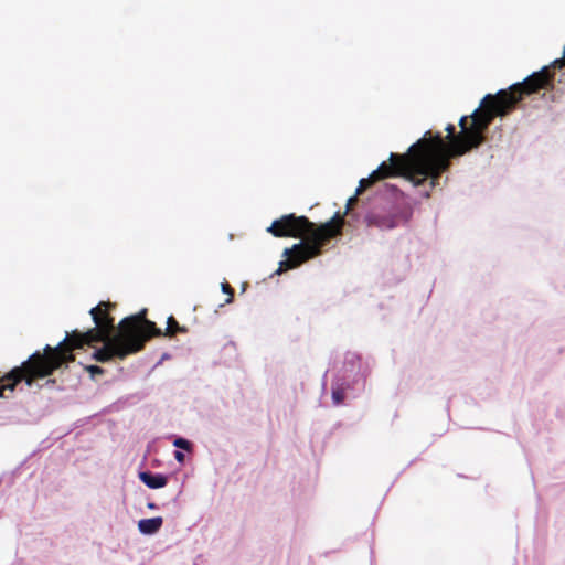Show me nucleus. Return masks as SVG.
Returning a JSON list of instances; mask_svg holds the SVG:
<instances>
[{
    "label": "nucleus",
    "instance_id": "obj_4",
    "mask_svg": "<svg viewBox=\"0 0 565 565\" xmlns=\"http://www.w3.org/2000/svg\"><path fill=\"white\" fill-rule=\"evenodd\" d=\"M417 142L412 145L405 154L391 153L390 162L383 161L376 170L373 178L377 181L402 175L411 181L415 186L424 184L429 180L430 190L439 185L440 173L435 167L431 158L424 146L416 147Z\"/></svg>",
    "mask_w": 565,
    "mask_h": 565
},
{
    "label": "nucleus",
    "instance_id": "obj_19",
    "mask_svg": "<svg viewBox=\"0 0 565 565\" xmlns=\"http://www.w3.org/2000/svg\"><path fill=\"white\" fill-rule=\"evenodd\" d=\"M354 202H355V199H354V198L349 199L348 204H347V210H350V209H351V205H352Z\"/></svg>",
    "mask_w": 565,
    "mask_h": 565
},
{
    "label": "nucleus",
    "instance_id": "obj_3",
    "mask_svg": "<svg viewBox=\"0 0 565 565\" xmlns=\"http://www.w3.org/2000/svg\"><path fill=\"white\" fill-rule=\"evenodd\" d=\"M114 307L115 305L110 302L102 301L89 311L96 324L95 328L86 332L74 330L72 333H67L64 340L56 347H51L50 344L44 347L41 356L45 365L52 367V374L63 364L73 362L75 360L74 350L82 349L86 344L103 343V347L93 353V359L97 362L106 363L118 359L115 352L117 348L121 347V342L119 343L115 340L114 318L109 315V310Z\"/></svg>",
    "mask_w": 565,
    "mask_h": 565
},
{
    "label": "nucleus",
    "instance_id": "obj_14",
    "mask_svg": "<svg viewBox=\"0 0 565 565\" xmlns=\"http://www.w3.org/2000/svg\"><path fill=\"white\" fill-rule=\"evenodd\" d=\"M173 445L180 449H184V450H190L191 448V443L184 438H177L174 441H173Z\"/></svg>",
    "mask_w": 565,
    "mask_h": 565
},
{
    "label": "nucleus",
    "instance_id": "obj_8",
    "mask_svg": "<svg viewBox=\"0 0 565 565\" xmlns=\"http://www.w3.org/2000/svg\"><path fill=\"white\" fill-rule=\"evenodd\" d=\"M140 480L151 489H159L167 484L168 478L161 473H151L149 471L139 473Z\"/></svg>",
    "mask_w": 565,
    "mask_h": 565
},
{
    "label": "nucleus",
    "instance_id": "obj_18",
    "mask_svg": "<svg viewBox=\"0 0 565 565\" xmlns=\"http://www.w3.org/2000/svg\"><path fill=\"white\" fill-rule=\"evenodd\" d=\"M354 202H355V199H354V198L349 199L348 204H347V210H350V209H351V205H352Z\"/></svg>",
    "mask_w": 565,
    "mask_h": 565
},
{
    "label": "nucleus",
    "instance_id": "obj_15",
    "mask_svg": "<svg viewBox=\"0 0 565 565\" xmlns=\"http://www.w3.org/2000/svg\"><path fill=\"white\" fill-rule=\"evenodd\" d=\"M85 370L94 377L95 375L104 374V369L98 365H87Z\"/></svg>",
    "mask_w": 565,
    "mask_h": 565
},
{
    "label": "nucleus",
    "instance_id": "obj_17",
    "mask_svg": "<svg viewBox=\"0 0 565 565\" xmlns=\"http://www.w3.org/2000/svg\"><path fill=\"white\" fill-rule=\"evenodd\" d=\"M174 458H175V460H177V461H179V462H183V460H184V455H183L181 451H175V454H174Z\"/></svg>",
    "mask_w": 565,
    "mask_h": 565
},
{
    "label": "nucleus",
    "instance_id": "obj_21",
    "mask_svg": "<svg viewBox=\"0 0 565 565\" xmlns=\"http://www.w3.org/2000/svg\"><path fill=\"white\" fill-rule=\"evenodd\" d=\"M2 382H6V380H2V377H0V384H1Z\"/></svg>",
    "mask_w": 565,
    "mask_h": 565
},
{
    "label": "nucleus",
    "instance_id": "obj_1",
    "mask_svg": "<svg viewBox=\"0 0 565 565\" xmlns=\"http://www.w3.org/2000/svg\"><path fill=\"white\" fill-rule=\"evenodd\" d=\"M564 65L565 45L563 58L555 60L551 66L543 67L540 72L526 77L522 83L513 84L508 89H501L495 95H486L479 108L471 114L470 125H468V116L460 118V132L457 134L454 142L447 145L440 132L431 135L428 131L424 138L417 141L416 147H425L441 175L450 168L452 158L466 154L484 141V131L495 117L505 116L512 111L524 95L552 88L554 81L552 68H562Z\"/></svg>",
    "mask_w": 565,
    "mask_h": 565
},
{
    "label": "nucleus",
    "instance_id": "obj_13",
    "mask_svg": "<svg viewBox=\"0 0 565 565\" xmlns=\"http://www.w3.org/2000/svg\"><path fill=\"white\" fill-rule=\"evenodd\" d=\"M222 291L226 295H228V298L226 299V303H231L233 301V298H234V289L231 287V285L228 282H223L222 284Z\"/></svg>",
    "mask_w": 565,
    "mask_h": 565
},
{
    "label": "nucleus",
    "instance_id": "obj_9",
    "mask_svg": "<svg viewBox=\"0 0 565 565\" xmlns=\"http://www.w3.org/2000/svg\"><path fill=\"white\" fill-rule=\"evenodd\" d=\"M163 524L161 516L142 519L138 522V529L142 534L151 535L157 533Z\"/></svg>",
    "mask_w": 565,
    "mask_h": 565
},
{
    "label": "nucleus",
    "instance_id": "obj_7",
    "mask_svg": "<svg viewBox=\"0 0 565 565\" xmlns=\"http://www.w3.org/2000/svg\"><path fill=\"white\" fill-rule=\"evenodd\" d=\"M369 226H375L380 230H392L397 226V217L392 214H382L372 212L365 217Z\"/></svg>",
    "mask_w": 565,
    "mask_h": 565
},
{
    "label": "nucleus",
    "instance_id": "obj_12",
    "mask_svg": "<svg viewBox=\"0 0 565 565\" xmlns=\"http://www.w3.org/2000/svg\"><path fill=\"white\" fill-rule=\"evenodd\" d=\"M345 398V392L343 387H333L332 388V401L334 405H340Z\"/></svg>",
    "mask_w": 565,
    "mask_h": 565
},
{
    "label": "nucleus",
    "instance_id": "obj_6",
    "mask_svg": "<svg viewBox=\"0 0 565 565\" xmlns=\"http://www.w3.org/2000/svg\"><path fill=\"white\" fill-rule=\"evenodd\" d=\"M50 375H52V367L45 365L41 353L36 351L20 366L13 367L2 376V380H6V384L0 385V397H4L7 390L13 392L17 384L22 381L31 386L35 380L44 379Z\"/></svg>",
    "mask_w": 565,
    "mask_h": 565
},
{
    "label": "nucleus",
    "instance_id": "obj_5",
    "mask_svg": "<svg viewBox=\"0 0 565 565\" xmlns=\"http://www.w3.org/2000/svg\"><path fill=\"white\" fill-rule=\"evenodd\" d=\"M156 337H162V330L147 319V309L145 308L119 322L115 340L121 342V347L117 348L115 354L119 360H124L128 355L141 351L146 342Z\"/></svg>",
    "mask_w": 565,
    "mask_h": 565
},
{
    "label": "nucleus",
    "instance_id": "obj_16",
    "mask_svg": "<svg viewBox=\"0 0 565 565\" xmlns=\"http://www.w3.org/2000/svg\"><path fill=\"white\" fill-rule=\"evenodd\" d=\"M446 131H447V139L449 140L448 145H450L457 138L456 128L452 124H449L446 127Z\"/></svg>",
    "mask_w": 565,
    "mask_h": 565
},
{
    "label": "nucleus",
    "instance_id": "obj_20",
    "mask_svg": "<svg viewBox=\"0 0 565 565\" xmlns=\"http://www.w3.org/2000/svg\"><path fill=\"white\" fill-rule=\"evenodd\" d=\"M147 505H148L149 509H152V510L157 509V505L153 502H149Z\"/></svg>",
    "mask_w": 565,
    "mask_h": 565
},
{
    "label": "nucleus",
    "instance_id": "obj_10",
    "mask_svg": "<svg viewBox=\"0 0 565 565\" xmlns=\"http://www.w3.org/2000/svg\"><path fill=\"white\" fill-rule=\"evenodd\" d=\"M188 330L185 327L179 324L173 316H170L167 320V328L164 332L162 331V335L166 337H174L177 333H185Z\"/></svg>",
    "mask_w": 565,
    "mask_h": 565
},
{
    "label": "nucleus",
    "instance_id": "obj_11",
    "mask_svg": "<svg viewBox=\"0 0 565 565\" xmlns=\"http://www.w3.org/2000/svg\"><path fill=\"white\" fill-rule=\"evenodd\" d=\"M375 182H377L376 178H373V173L370 174L369 178L361 179L359 183V188L356 190V194H361L363 191H365L367 188L373 185Z\"/></svg>",
    "mask_w": 565,
    "mask_h": 565
},
{
    "label": "nucleus",
    "instance_id": "obj_2",
    "mask_svg": "<svg viewBox=\"0 0 565 565\" xmlns=\"http://www.w3.org/2000/svg\"><path fill=\"white\" fill-rule=\"evenodd\" d=\"M344 215L337 212L333 217L320 225L306 216L282 215L275 220L267 232L275 237H294L303 241L284 250L285 260L279 263L277 274L299 267L305 262L319 256L330 239L342 234Z\"/></svg>",
    "mask_w": 565,
    "mask_h": 565
}]
</instances>
